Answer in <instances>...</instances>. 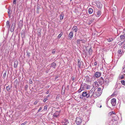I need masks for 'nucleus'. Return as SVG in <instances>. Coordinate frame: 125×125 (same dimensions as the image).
<instances>
[{
	"mask_svg": "<svg viewBox=\"0 0 125 125\" xmlns=\"http://www.w3.org/2000/svg\"><path fill=\"white\" fill-rule=\"evenodd\" d=\"M82 121V119L79 117L76 118V123L77 125H80Z\"/></svg>",
	"mask_w": 125,
	"mask_h": 125,
	"instance_id": "3",
	"label": "nucleus"
},
{
	"mask_svg": "<svg viewBox=\"0 0 125 125\" xmlns=\"http://www.w3.org/2000/svg\"><path fill=\"white\" fill-rule=\"evenodd\" d=\"M47 109V106L45 105L44 106L43 110L44 111H46Z\"/></svg>",
	"mask_w": 125,
	"mask_h": 125,
	"instance_id": "29",
	"label": "nucleus"
},
{
	"mask_svg": "<svg viewBox=\"0 0 125 125\" xmlns=\"http://www.w3.org/2000/svg\"><path fill=\"white\" fill-rule=\"evenodd\" d=\"M39 9H40L39 6H37V11H39Z\"/></svg>",
	"mask_w": 125,
	"mask_h": 125,
	"instance_id": "35",
	"label": "nucleus"
},
{
	"mask_svg": "<svg viewBox=\"0 0 125 125\" xmlns=\"http://www.w3.org/2000/svg\"><path fill=\"white\" fill-rule=\"evenodd\" d=\"M27 123V121H26L24 122V123H22L21 125H25Z\"/></svg>",
	"mask_w": 125,
	"mask_h": 125,
	"instance_id": "32",
	"label": "nucleus"
},
{
	"mask_svg": "<svg viewBox=\"0 0 125 125\" xmlns=\"http://www.w3.org/2000/svg\"><path fill=\"white\" fill-rule=\"evenodd\" d=\"M101 13L100 10H98L97 12V17H99L101 14Z\"/></svg>",
	"mask_w": 125,
	"mask_h": 125,
	"instance_id": "19",
	"label": "nucleus"
},
{
	"mask_svg": "<svg viewBox=\"0 0 125 125\" xmlns=\"http://www.w3.org/2000/svg\"><path fill=\"white\" fill-rule=\"evenodd\" d=\"M72 0H70V1H72Z\"/></svg>",
	"mask_w": 125,
	"mask_h": 125,
	"instance_id": "59",
	"label": "nucleus"
},
{
	"mask_svg": "<svg viewBox=\"0 0 125 125\" xmlns=\"http://www.w3.org/2000/svg\"><path fill=\"white\" fill-rule=\"evenodd\" d=\"M8 15L9 16V17L10 18V14H11V12H10V8H9L8 9Z\"/></svg>",
	"mask_w": 125,
	"mask_h": 125,
	"instance_id": "15",
	"label": "nucleus"
},
{
	"mask_svg": "<svg viewBox=\"0 0 125 125\" xmlns=\"http://www.w3.org/2000/svg\"><path fill=\"white\" fill-rule=\"evenodd\" d=\"M42 109V107H40L39 109L38 110V112H39L40 111H41Z\"/></svg>",
	"mask_w": 125,
	"mask_h": 125,
	"instance_id": "41",
	"label": "nucleus"
},
{
	"mask_svg": "<svg viewBox=\"0 0 125 125\" xmlns=\"http://www.w3.org/2000/svg\"><path fill=\"white\" fill-rule=\"evenodd\" d=\"M93 11V10L92 8H90L88 10V12L89 14H92Z\"/></svg>",
	"mask_w": 125,
	"mask_h": 125,
	"instance_id": "17",
	"label": "nucleus"
},
{
	"mask_svg": "<svg viewBox=\"0 0 125 125\" xmlns=\"http://www.w3.org/2000/svg\"><path fill=\"white\" fill-rule=\"evenodd\" d=\"M94 65H96L97 64V62H95L94 63Z\"/></svg>",
	"mask_w": 125,
	"mask_h": 125,
	"instance_id": "44",
	"label": "nucleus"
},
{
	"mask_svg": "<svg viewBox=\"0 0 125 125\" xmlns=\"http://www.w3.org/2000/svg\"><path fill=\"white\" fill-rule=\"evenodd\" d=\"M25 86V87H26V86L27 87V85H26Z\"/></svg>",
	"mask_w": 125,
	"mask_h": 125,
	"instance_id": "53",
	"label": "nucleus"
},
{
	"mask_svg": "<svg viewBox=\"0 0 125 125\" xmlns=\"http://www.w3.org/2000/svg\"><path fill=\"white\" fill-rule=\"evenodd\" d=\"M92 49L90 48L89 49V50L88 51V53L89 55H91L92 54Z\"/></svg>",
	"mask_w": 125,
	"mask_h": 125,
	"instance_id": "18",
	"label": "nucleus"
},
{
	"mask_svg": "<svg viewBox=\"0 0 125 125\" xmlns=\"http://www.w3.org/2000/svg\"><path fill=\"white\" fill-rule=\"evenodd\" d=\"M56 66V63L54 62H53L51 64V68L53 67V68H55Z\"/></svg>",
	"mask_w": 125,
	"mask_h": 125,
	"instance_id": "14",
	"label": "nucleus"
},
{
	"mask_svg": "<svg viewBox=\"0 0 125 125\" xmlns=\"http://www.w3.org/2000/svg\"><path fill=\"white\" fill-rule=\"evenodd\" d=\"M80 88H83V89H84V87H83V85H81V87Z\"/></svg>",
	"mask_w": 125,
	"mask_h": 125,
	"instance_id": "38",
	"label": "nucleus"
},
{
	"mask_svg": "<svg viewBox=\"0 0 125 125\" xmlns=\"http://www.w3.org/2000/svg\"><path fill=\"white\" fill-rule=\"evenodd\" d=\"M124 78V77L123 75H122L121 77H120V78L121 79H122Z\"/></svg>",
	"mask_w": 125,
	"mask_h": 125,
	"instance_id": "40",
	"label": "nucleus"
},
{
	"mask_svg": "<svg viewBox=\"0 0 125 125\" xmlns=\"http://www.w3.org/2000/svg\"><path fill=\"white\" fill-rule=\"evenodd\" d=\"M29 83L30 84H32V82L31 80L30 79L29 80Z\"/></svg>",
	"mask_w": 125,
	"mask_h": 125,
	"instance_id": "37",
	"label": "nucleus"
},
{
	"mask_svg": "<svg viewBox=\"0 0 125 125\" xmlns=\"http://www.w3.org/2000/svg\"><path fill=\"white\" fill-rule=\"evenodd\" d=\"M27 55L28 57H29L30 55V53L29 52H27Z\"/></svg>",
	"mask_w": 125,
	"mask_h": 125,
	"instance_id": "30",
	"label": "nucleus"
},
{
	"mask_svg": "<svg viewBox=\"0 0 125 125\" xmlns=\"http://www.w3.org/2000/svg\"><path fill=\"white\" fill-rule=\"evenodd\" d=\"M95 91V89L94 88H92L88 92V94L89 97L91 98L92 96L94 97V94Z\"/></svg>",
	"mask_w": 125,
	"mask_h": 125,
	"instance_id": "1",
	"label": "nucleus"
},
{
	"mask_svg": "<svg viewBox=\"0 0 125 125\" xmlns=\"http://www.w3.org/2000/svg\"><path fill=\"white\" fill-rule=\"evenodd\" d=\"M101 107V106H100V107Z\"/></svg>",
	"mask_w": 125,
	"mask_h": 125,
	"instance_id": "58",
	"label": "nucleus"
},
{
	"mask_svg": "<svg viewBox=\"0 0 125 125\" xmlns=\"http://www.w3.org/2000/svg\"><path fill=\"white\" fill-rule=\"evenodd\" d=\"M37 101H35L34 102V105H36L37 103Z\"/></svg>",
	"mask_w": 125,
	"mask_h": 125,
	"instance_id": "43",
	"label": "nucleus"
},
{
	"mask_svg": "<svg viewBox=\"0 0 125 125\" xmlns=\"http://www.w3.org/2000/svg\"><path fill=\"white\" fill-rule=\"evenodd\" d=\"M62 125H65V124H64L63 123Z\"/></svg>",
	"mask_w": 125,
	"mask_h": 125,
	"instance_id": "51",
	"label": "nucleus"
},
{
	"mask_svg": "<svg viewBox=\"0 0 125 125\" xmlns=\"http://www.w3.org/2000/svg\"><path fill=\"white\" fill-rule=\"evenodd\" d=\"M107 40L108 42H110L113 41V38H111V39H108Z\"/></svg>",
	"mask_w": 125,
	"mask_h": 125,
	"instance_id": "23",
	"label": "nucleus"
},
{
	"mask_svg": "<svg viewBox=\"0 0 125 125\" xmlns=\"http://www.w3.org/2000/svg\"><path fill=\"white\" fill-rule=\"evenodd\" d=\"M121 83L122 84L124 85H125V81L123 80H122Z\"/></svg>",
	"mask_w": 125,
	"mask_h": 125,
	"instance_id": "27",
	"label": "nucleus"
},
{
	"mask_svg": "<svg viewBox=\"0 0 125 125\" xmlns=\"http://www.w3.org/2000/svg\"><path fill=\"white\" fill-rule=\"evenodd\" d=\"M111 81L108 79L106 78L105 79V81H103L104 83L106 85H108L109 82Z\"/></svg>",
	"mask_w": 125,
	"mask_h": 125,
	"instance_id": "7",
	"label": "nucleus"
},
{
	"mask_svg": "<svg viewBox=\"0 0 125 125\" xmlns=\"http://www.w3.org/2000/svg\"><path fill=\"white\" fill-rule=\"evenodd\" d=\"M83 97H86V98H89L88 94L87 92L84 91L83 92L82 95H80V98L82 99Z\"/></svg>",
	"mask_w": 125,
	"mask_h": 125,
	"instance_id": "2",
	"label": "nucleus"
},
{
	"mask_svg": "<svg viewBox=\"0 0 125 125\" xmlns=\"http://www.w3.org/2000/svg\"><path fill=\"white\" fill-rule=\"evenodd\" d=\"M83 42H84V41H82V43H83Z\"/></svg>",
	"mask_w": 125,
	"mask_h": 125,
	"instance_id": "54",
	"label": "nucleus"
},
{
	"mask_svg": "<svg viewBox=\"0 0 125 125\" xmlns=\"http://www.w3.org/2000/svg\"><path fill=\"white\" fill-rule=\"evenodd\" d=\"M3 76L4 77H5L6 76V73H4L3 74Z\"/></svg>",
	"mask_w": 125,
	"mask_h": 125,
	"instance_id": "48",
	"label": "nucleus"
},
{
	"mask_svg": "<svg viewBox=\"0 0 125 125\" xmlns=\"http://www.w3.org/2000/svg\"><path fill=\"white\" fill-rule=\"evenodd\" d=\"M11 87V86L10 85H8V86H7L6 87V90L7 91H9L10 89V88Z\"/></svg>",
	"mask_w": 125,
	"mask_h": 125,
	"instance_id": "21",
	"label": "nucleus"
},
{
	"mask_svg": "<svg viewBox=\"0 0 125 125\" xmlns=\"http://www.w3.org/2000/svg\"><path fill=\"white\" fill-rule=\"evenodd\" d=\"M101 94L100 92L99 93L97 91H95L94 92V97L96 98L100 96Z\"/></svg>",
	"mask_w": 125,
	"mask_h": 125,
	"instance_id": "4",
	"label": "nucleus"
},
{
	"mask_svg": "<svg viewBox=\"0 0 125 125\" xmlns=\"http://www.w3.org/2000/svg\"><path fill=\"white\" fill-rule=\"evenodd\" d=\"M110 113L111 114V115L115 114V112H110Z\"/></svg>",
	"mask_w": 125,
	"mask_h": 125,
	"instance_id": "34",
	"label": "nucleus"
},
{
	"mask_svg": "<svg viewBox=\"0 0 125 125\" xmlns=\"http://www.w3.org/2000/svg\"><path fill=\"white\" fill-rule=\"evenodd\" d=\"M46 72H47V73H48V71H46Z\"/></svg>",
	"mask_w": 125,
	"mask_h": 125,
	"instance_id": "56",
	"label": "nucleus"
},
{
	"mask_svg": "<svg viewBox=\"0 0 125 125\" xmlns=\"http://www.w3.org/2000/svg\"><path fill=\"white\" fill-rule=\"evenodd\" d=\"M72 29L73 30V31H74L75 32H76L78 30V28L76 26H74L72 28Z\"/></svg>",
	"mask_w": 125,
	"mask_h": 125,
	"instance_id": "13",
	"label": "nucleus"
},
{
	"mask_svg": "<svg viewBox=\"0 0 125 125\" xmlns=\"http://www.w3.org/2000/svg\"><path fill=\"white\" fill-rule=\"evenodd\" d=\"M64 121L65 122L63 123L65 125H67V124L69 123V122L68 119H65L64 120Z\"/></svg>",
	"mask_w": 125,
	"mask_h": 125,
	"instance_id": "20",
	"label": "nucleus"
},
{
	"mask_svg": "<svg viewBox=\"0 0 125 125\" xmlns=\"http://www.w3.org/2000/svg\"><path fill=\"white\" fill-rule=\"evenodd\" d=\"M16 0H13V4H16Z\"/></svg>",
	"mask_w": 125,
	"mask_h": 125,
	"instance_id": "33",
	"label": "nucleus"
},
{
	"mask_svg": "<svg viewBox=\"0 0 125 125\" xmlns=\"http://www.w3.org/2000/svg\"><path fill=\"white\" fill-rule=\"evenodd\" d=\"M58 78V76H56L55 77V79H57V78Z\"/></svg>",
	"mask_w": 125,
	"mask_h": 125,
	"instance_id": "49",
	"label": "nucleus"
},
{
	"mask_svg": "<svg viewBox=\"0 0 125 125\" xmlns=\"http://www.w3.org/2000/svg\"><path fill=\"white\" fill-rule=\"evenodd\" d=\"M49 93V91H47L46 92V94H48Z\"/></svg>",
	"mask_w": 125,
	"mask_h": 125,
	"instance_id": "47",
	"label": "nucleus"
},
{
	"mask_svg": "<svg viewBox=\"0 0 125 125\" xmlns=\"http://www.w3.org/2000/svg\"><path fill=\"white\" fill-rule=\"evenodd\" d=\"M46 72H47V73H48V71H46Z\"/></svg>",
	"mask_w": 125,
	"mask_h": 125,
	"instance_id": "57",
	"label": "nucleus"
},
{
	"mask_svg": "<svg viewBox=\"0 0 125 125\" xmlns=\"http://www.w3.org/2000/svg\"><path fill=\"white\" fill-rule=\"evenodd\" d=\"M64 16L63 15H60V18L61 20H62L63 19Z\"/></svg>",
	"mask_w": 125,
	"mask_h": 125,
	"instance_id": "28",
	"label": "nucleus"
},
{
	"mask_svg": "<svg viewBox=\"0 0 125 125\" xmlns=\"http://www.w3.org/2000/svg\"><path fill=\"white\" fill-rule=\"evenodd\" d=\"M75 79V78L73 77L72 78V81H73V82H74Z\"/></svg>",
	"mask_w": 125,
	"mask_h": 125,
	"instance_id": "42",
	"label": "nucleus"
},
{
	"mask_svg": "<svg viewBox=\"0 0 125 125\" xmlns=\"http://www.w3.org/2000/svg\"><path fill=\"white\" fill-rule=\"evenodd\" d=\"M82 41V40L78 39L77 40V43L78 44H80V41Z\"/></svg>",
	"mask_w": 125,
	"mask_h": 125,
	"instance_id": "26",
	"label": "nucleus"
},
{
	"mask_svg": "<svg viewBox=\"0 0 125 125\" xmlns=\"http://www.w3.org/2000/svg\"><path fill=\"white\" fill-rule=\"evenodd\" d=\"M77 62L78 64L79 67L80 68H81V64L80 60L79 59H78Z\"/></svg>",
	"mask_w": 125,
	"mask_h": 125,
	"instance_id": "9",
	"label": "nucleus"
},
{
	"mask_svg": "<svg viewBox=\"0 0 125 125\" xmlns=\"http://www.w3.org/2000/svg\"><path fill=\"white\" fill-rule=\"evenodd\" d=\"M55 50L54 49L52 51V53L53 54H54L55 53Z\"/></svg>",
	"mask_w": 125,
	"mask_h": 125,
	"instance_id": "36",
	"label": "nucleus"
},
{
	"mask_svg": "<svg viewBox=\"0 0 125 125\" xmlns=\"http://www.w3.org/2000/svg\"><path fill=\"white\" fill-rule=\"evenodd\" d=\"M97 91L99 92H100V93L101 94L102 93V91L101 90V89L100 88H99L97 90Z\"/></svg>",
	"mask_w": 125,
	"mask_h": 125,
	"instance_id": "24",
	"label": "nucleus"
},
{
	"mask_svg": "<svg viewBox=\"0 0 125 125\" xmlns=\"http://www.w3.org/2000/svg\"><path fill=\"white\" fill-rule=\"evenodd\" d=\"M69 36L71 38H72L73 36V33L72 31H71L69 33Z\"/></svg>",
	"mask_w": 125,
	"mask_h": 125,
	"instance_id": "16",
	"label": "nucleus"
},
{
	"mask_svg": "<svg viewBox=\"0 0 125 125\" xmlns=\"http://www.w3.org/2000/svg\"><path fill=\"white\" fill-rule=\"evenodd\" d=\"M120 38L122 40H123L125 41L124 39H125V34L123 35H121L120 36Z\"/></svg>",
	"mask_w": 125,
	"mask_h": 125,
	"instance_id": "10",
	"label": "nucleus"
},
{
	"mask_svg": "<svg viewBox=\"0 0 125 125\" xmlns=\"http://www.w3.org/2000/svg\"><path fill=\"white\" fill-rule=\"evenodd\" d=\"M111 103L113 106H115L116 105V100L115 98L112 99L111 100Z\"/></svg>",
	"mask_w": 125,
	"mask_h": 125,
	"instance_id": "5",
	"label": "nucleus"
},
{
	"mask_svg": "<svg viewBox=\"0 0 125 125\" xmlns=\"http://www.w3.org/2000/svg\"><path fill=\"white\" fill-rule=\"evenodd\" d=\"M59 113L58 112H56L55 113H54L53 114V115L54 117H55L56 118L58 117L59 116Z\"/></svg>",
	"mask_w": 125,
	"mask_h": 125,
	"instance_id": "8",
	"label": "nucleus"
},
{
	"mask_svg": "<svg viewBox=\"0 0 125 125\" xmlns=\"http://www.w3.org/2000/svg\"><path fill=\"white\" fill-rule=\"evenodd\" d=\"M122 48L123 49H125V42L123 43H122Z\"/></svg>",
	"mask_w": 125,
	"mask_h": 125,
	"instance_id": "25",
	"label": "nucleus"
},
{
	"mask_svg": "<svg viewBox=\"0 0 125 125\" xmlns=\"http://www.w3.org/2000/svg\"><path fill=\"white\" fill-rule=\"evenodd\" d=\"M50 96V94H48L47 96V98L49 97Z\"/></svg>",
	"mask_w": 125,
	"mask_h": 125,
	"instance_id": "46",
	"label": "nucleus"
},
{
	"mask_svg": "<svg viewBox=\"0 0 125 125\" xmlns=\"http://www.w3.org/2000/svg\"><path fill=\"white\" fill-rule=\"evenodd\" d=\"M101 72H97L93 76H95L96 78H98L101 76Z\"/></svg>",
	"mask_w": 125,
	"mask_h": 125,
	"instance_id": "6",
	"label": "nucleus"
},
{
	"mask_svg": "<svg viewBox=\"0 0 125 125\" xmlns=\"http://www.w3.org/2000/svg\"><path fill=\"white\" fill-rule=\"evenodd\" d=\"M6 27L8 29H9L10 27V25L9 24V22L8 21L6 23Z\"/></svg>",
	"mask_w": 125,
	"mask_h": 125,
	"instance_id": "11",
	"label": "nucleus"
},
{
	"mask_svg": "<svg viewBox=\"0 0 125 125\" xmlns=\"http://www.w3.org/2000/svg\"><path fill=\"white\" fill-rule=\"evenodd\" d=\"M81 89H82V90H83V88H81Z\"/></svg>",
	"mask_w": 125,
	"mask_h": 125,
	"instance_id": "52",
	"label": "nucleus"
},
{
	"mask_svg": "<svg viewBox=\"0 0 125 125\" xmlns=\"http://www.w3.org/2000/svg\"><path fill=\"white\" fill-rule=\"evenodd\" d=\"M102 4L100 5V6L99 7L100 8H101L102 7Z\"/></svg>",
	"mask_w": 125,
	"mask_h": 125,
	"instance_id": "50",
	"label": "nucleus"
},
{
	"mask_svg": "<svg viewBox=\"0 0 125 125\" xmlns=\"http://www.w3.org/2000/svg\"><path fill=\"white\" fill-rule=\"evenodd\" d=\"M82 91V89H81V88H80L78 92L79 93H80Z\"/></svg>",
	"mask_w": 125,
	"mask_h": 125,
	"instance_id": "39",
	"label": "nucleus"
},
{
	"mask_svg": "<svg viewBox=\"0 0 125 125\" xmlns=\"http://www.w3.org/2000/svg\"><path fill=\"white\" fill-rule=\"evenodd\" d=\"M63 34V33L62 32H61L60 34L58 36V38L59 39L62 36Z\"/></svg>",
	"mask_w": 125,
	"mask_h": 125,
	"instance_id": "22",
	"label": "nucleus"
},
{
	"mask_svg": "<svg viewBox=\"0 0 125 125\" xmlns=\"http://www.w3.org/2000/svg\"><path fill=\"white\" fill-rule=\"evenodd\" d=\"M46 72H47V73H48V71H46Z\"/></svg>",
	"mask_w": 125,
	"mask_h": 125,
	"instance_id": "55",
	"label": "nucleus"
},
{
	"mask_svg": "<svg viewBox=\"0 0 125 125\" xmlns=\"http://www.w3.org/2000/svg\"><path fill=\"white\" fill-rule=\"evenodd\" d=\"M18 64V62L17 61H14V68H16Z\"/></svg>",
	"mask_w": 125,
	"mask_h": 125,
	"instance_id": "12",
	"label": "nucleus"
},
{
	"mask_svg": "<svg viewBox=\"0 0 125 125\" xmlns=\"http://www.w3.org/2000/svg\"><path fill=\"white\" fill-rule=\"evenodd\" d=\"M47 100V98H45L43 100V102H45Z\"/></svg>",
	"mask_w": 125,
	"mask_h": 125,
	"instance_id": "31",
	"label": "nucleus"
},
{
	"mask_svg": "<svg viewBox=\"0 0 125 125\" xmlns=\"http://www.w3.org/2000/svg\"><path fill=\"white\" fill-rule=\"evenodd\" d=\"M121 52V51L120 50H118V52L120 53V52Z\"/></svg>",
	"mask_w": 125,
	"mask_h": 125,
	"instance_id": "45",
	"label": "nucleus"
}]
</instances>
